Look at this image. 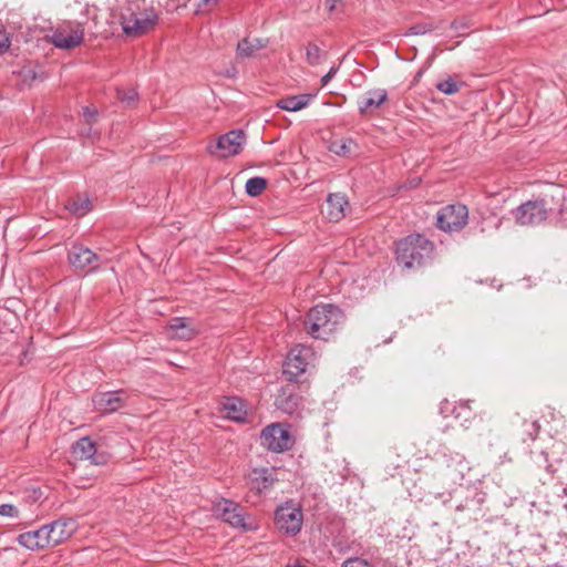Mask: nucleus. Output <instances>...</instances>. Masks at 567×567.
I'll return each mask as SVG.
<instances>
[{"label":"nucleus","instance_id":"nucleus-1","mask_svg":"<svg viewBox=\"0 0 567 567\" xmlns=\"http://www.w3.org/2000/svg\"><path fill=\"white\" fill-rule=\"evenodd\" d=\"M158 14L146 0H128L121 8L120 23L127 37L137 38L153 30Z\"/></svg>","mask_w":567,"mask_h":567},{"label":"nucleus","instance_id":"nucleus-2","mask_svg":"<svg viewBox=\"0 0 567 567\" xmlns=\"http://www.w3.org/2000/svg\"><path fill=\"white\" fill-rule=\"evenodd\" d=\"M343 311L333 305L312 307L303 321L306 332L313 339L329 340L344 322Z\"/></svg>","mask_w":567,"mask_h":567},{"label":"nucleus","instance_id":"nucleus-3","mask_svg":"<svg viewBox=\"0 0 567 567\" xmlns=\"http://www.w3.org/2000/svg\"><path fill=\"white\" fill-rule=\"evenodd\" d=\"M395 252L400 266L415 269L431 258L433 244L420 234L410 235L398 243Z\"/></svg>","mask_w":567,"mask_h":567},{"label":"nucleus","instance_id":"nucleus-4","mask_svg":"<svg viewBox=\"0 0 567 567\" xmlns=\"http://www.w3.org/2000/svg\"><path fill=\"white\" fill-rule=\"evenodd\" d=\"M316 361V353L310 347L298 344L293 347L284 363V375L288 381H298Z\"/></svg>","mask_w":567,"mask_h":567},{"label":"nucleus","instance_id":"nucleus-5","mask_svg":"<svg viewBox=\"0 0 567 567\" xmlns=\"http://www.w3.org/2000/svg\"><path fill=\"white\" fill-rule=\"evenodd\" d=\"M520 226H538L548 218V205L544 199L527 200L512 212Z\"/></svg>","mask_w":567,"mask_h":567},{"label":"nucleus","instance_id":"nucleus-6","mask_svg":"<svg viewBox=\"0 0 567 567\" xmlns=\"http://www.w3.org/2000/svg\"><path fill=\"white\" fill-rule=\"evenodd\" d=\"M261 445L272 452H284L292 447L295 440L287 426L272 423L266 426L260 435Z\"/></svg>","mask_w":567,"mask_h":567},{"label":"nucleus","instance_id":"nucleus-7","mask_svg":"<svg viewBox=\"0 0 567 567\" xmlns=\"http://www.w3.org/2000/svg\"><path fill=\"white\" fill-rule=\"evenodd\" d=\"M302 519L301 508L291 502L279 506L275 513V523L279 530L292 536L301 530Z\"/></svg>","mask_w":567,"mask_h":567},{"label":"nucleus","instance_id":"nucleus-8","mask_svg":"<svg viewBox=\"0 0 567 567\" xmlns=\"http://www.w3.org/2000/svg\"><path fill=\"white\" fill-rule=\"evenodd\" d=\"M468 209L466 206L456 204L449 205L437 214V226L444 231H457L467 224Z\"/></svg>","mask_w":567,"mask_h":567},{"label":"nucleus","instance_id":"nucleus-9","mask_svg":"<svg viewBox=\"0 0 567 567\" xmlns=\"http://www.w3.org/2000/svg\"><path fill=\"white\" fill-rule=\"evenodd\" d=\"M68 259L74 269L86 272L96 270L102 262V258L99 255L87 247L78 244L72 245L69 249Z\"/></svg>","mask_w":567,"mask_h":567},{"label":"nucleus","instance_id":"nucleus-10","mask_svg":"<svg viewBox=\"0 0 567 567\" xmlns=\"http://www.w3.org/2000/svg\"><path fill=\"white\" fill-rule=\"evenodd\" d=\"M245 143V133L241 130H234L219 136L214 148L209 147V152L219 157H229L237 155Z\"/></svg>","mask_w":567,"mask_h":567},{"label":"nucleus","instance_id":"nucleus-11","mask_svg":"<svg viewBox=\"0 0 567 567\" xmlns=\"http://www.w3.org/2000/svg\"><path fill=\"white\" fill-rule=\"evenodd\" d=\"M84 30L81 24H68L58 28L51 35V42L59 49H73L83 41Z\"/></svg>","mask_w":567,"mask_h":567},{"label":"nucleus","instance_id":"nucleus-12","mask_svg":"<svg viewBox=\"0 0 567 567\" xmlns=\"http://www.w3.org/2000/svg\"><path fill=\"white\" fill-rule=\"evenodd\" d=\"M217 512L225 520L233 527L248 529L245 524V509L237 503L228 499H223L217 505Z\"/></svg>","mask_w":567,"mask_h":567},{"label":"nucleus","instance_id":"nucleus-13","mask_svg":"<svg viewBox=\"0 0 567 567\" xmlns=\"http://www.w3.org/2000/svg\"><path fill=\"white\" fill-rule=\"evenodd\" d=\"M50 547L56 546L72 536L76 523L72 518L58 519L47 525Z\"/></svg>","mask_w":567,"mask_h":567},{"label":"nucleus","instance_id":"nucleus-14","mask_svg":"<svg viewBox=\"0 0 567 567\" xmlns=\"http://www.w3.org/2000/svg\"><path fill=\"white\" fill-rule=\"evenodd\" d=\"M388 92L384 89H373L365 92L358 100V110L362 115L375 112L386 101Z\"/></svg>","mask_w":567,"mask_h":567},{"label":"nucleus","instance_id":"nucleus-15","mask_svg":"<svg viewBox=\"0 0 567 567\" xmlns=\"http://www.w3.org/2000/svg\"><path fill=\"white\" fill-rule=\"evenodd\" d=\"M94 406L103 413H112L120 410L124 404L123 392L110 391L99 393L93 399Z\"/></svg>","mask_w":567,"mask_h":567},{"label":"nucleus","instance_id":"nucleus-16","mask_svg":"<svg viewBox=\"0 0 567 567\" xmlns=\"http://www.w3.org/2000/svg\"><path fill=\"white\" fill-rule=\"evenodd\" d=\"M48 535V528L47 525H44L37 530L20 534L18 537V543L31 550L42 549L50 547V536Z\"/></svg>","mask_w":567,"mask_h":567},{"label":"nucleus","instance_id":"nucleus-17","mask_svg":"<svg viewBox=\"0 0 567 567\" xmlns=\"http://www.w3.org/2000/svg\"><path fill=\"white\" fill-rule=\"evenodd\" d=\"M72 454L78 460H90L95 465L104 463L103 456L96 455L95 444L87 436L81 437L72 445Z\"/></svg>","mask_w":567,"mask_h":567},{"label":"nucleus","instance_id":"nucleus-18","mask_svg":"<svg viewBox=\"0 0 567 567\" xmlns=\"http://www.w3.org/2000/svg\"><path fill=\"white\" fill-rule=\"evenodd\" d=\"M348 207L349 202L344 194H329L326 202V214L331 221H339L346 216Z\"/></svg>","mask_w":567,"mask_h":567},{"label":"nucleus","instance_id":"nucleus-19","mask_svg":"<svg viewBox=\"0 0 567 567\" xmlns=\"http://www.w3.org/2000/svg\"><path fill=\"white\" fill-rule=\"evenodd\" d=\"M195 329L186 318H173L169 321V336L179 340H189L194 337Z\"/></svg>","mask_w":567,"mask_h":567},{"label":"nucleus","instance_id":"nucleus-20","mask_svg":"<svg viewBox=\"0 0 567 567\" xmlns=\"http://www.w3.org/2000/svg\"><path fill=\"white\" fill-rule=\"evenodd\" d=\"M223 410L226 417L236 422H243L246 419L247 410L243 400L238 398H226L223 403Z\"/></svg>","mask_w":567,"mask_h":567},{"label":"nucleus","instance_id":"nucleus-21","mask_svg":"<svg viewBox=\"0 0 567 567\" xmlns=\"http://www.w3.org/2000/svg\"><path fill=\"white\" fill-rule=\"evenodd\" d=\"M275 468L254 470L250 475L251 486L259 493L269 488L275 482Z\"/></svg>","mask_w":567,"mask_h":567},{"label":"nucleus","instance_id":"nucleus-22","mask_svg":"<svg viewBox=\"0 0 567 567\" xmlns=\"http://www.w3.org/2000/svg\"><path fill=\"white\" fill-rule=\"evenodd\" d=\"M311 99V94L291 95L279 100L276 106L288 112H298L307 107Z\"/></svg>","mask_w":567,"mask_h":567},{"label":"nucleus","instance_id":"nucleus-23","mask_svg":"<svg viewBox=\"0 0 567 567\" xmlns=\"http://www.w3.org/2000/svg\"><path fill=\"white\" fill-rule=\"evenodd\" d=\"M265 43L260 39L245 38L237 44V56L241 59L254 56L255 52L265 48Z\"/></svg>","mask_w":567,"mask_h":567},{"label":"nucleus","instance_id":"nucleus-24","mask_svg":"<svg viewBox=\"0 0 567 567\" xmlns=\"http://www.w3.org/2000/svg\"><path fill=\"white\" fill-rule=\"evenodd\" d=\"M66 208L73 215L81 217L87 214L92 209V203L89 197H76L72 202L69 203Z\"/></svg>","mask_w":567,"mask_h":567},{"label":"nucleus","instance_id":"nucleus-25","mask_svg":"<svg viewBox=\"0 0 567 567\" xmlns=\"http://www.w3.org/2000/svg\"><path fill=\"white\" fill-rule=\"evenodd\" d=\"M267 182L262 177H251L246 182V193L252 197L259 196L266 188Z\"/></svg>","mask_w":567,"mask_h":567},{"label":"nucleus","instance_id":"nucleus-26","mask_svg":"<svg viewBox=\"0 0 567 567\" xmlns=\"http://www.w3.org/2000/svg\"><path fill=\"white\" fill-rule=\"evenodd\" d=\"M355 146L354 142L351 138H346L341 141L333 142L331 145V151L337 155H348L352 152Z\"/></svg>","mask_w":567,"mask_h":567},{"label":"nucleus","instance_id":"nucleus-27","mask_svg":"<svg viewBox=\"0 0 567 567\" xmlns=\"http://www.w3.org/2000/svg\"><path fill=\"white\" fill-rule=\"evenodd\" d=\"M437 28H439V25L435 24L434 22L416 23V24L410 27L405 34L423 35V34H426Z\"/></svg>","mask_w":567,"mask_h":567},{"label":"nucleus","instance_id":"nucleus-28","mask_svg":"<svg viewBox=\"0 0 567 567\" xmlns=\"http://www.w3.org/2000/svg\"><path fill=\"white\" fill-rule=\"evenodd\" d=\"M276 404L282 411L292 413L297 408L298 399L297 396L290 394L288 398L284 400L282 395H279L276 400Z\"/></svg>","mask_w":567,"mask_h":567},{"label":"nucleus","instance_id":"nucleus-29","mask_svg":"<svg viewBox=\"0 0 567 567\" xmlns=\"http://www.w3.org/2000/svg\"><path fill=\"white\" fill-rule=\"evenodd\" d=\"M436 89L444 94L453 95L460 90V85L452 78H447L437 82Z\"/></svg>","mask_w":567,"mask_h":567},{"label":"nucleus","instance_id":"nucleus-30","mask_svg":"<svg viewBox=\"0 0 567 567\" xmlns=\"http://www.w3.org/2000/svg\"><path fill=\"white\" fill-rule=\"evenodd\" d=\"M306 59L310 65H317L320 63L321 50L315 43H309L306 48Z\"/></svg>","mask_w":567,"mask_h":567},{"label":"nucleus","instance_id":"nucleus-31","mask_svg":"<svg viewBox=\"0 0 567 567\" xmlns=\"http://www.w3.org/2000/svg\"><path fill=\"white\" fill-rule=\"evenodd\" d=\"M218 2L219 0H200L196 4L195 12L197 14L208 13L218 4Z\"/></svg>","mask_w":567,"mask_h":567},{"label":"nucleus","instance_id":"nucleus-32","mask_svg":"<svg viewBox=\"0 0 567 567\" xmlns=\"http://www.w3.org/2000/svg\"><path fill=\"white\" fill-rule=\"evenodd\" d=\"M117 97L121 100V102L130 105L137 100V92L135 89L117 91Z\"/></svg>","mask_w":567,"mask_h":567},{"label":"nucleus","instance_id":"nucleus-33","mask_svg":"<svg viewBox=\"0 0 567 567\" xmlns=\"http://www.w3.org/2000/svg\"><path fill=\"white\" fill-rule=\"evenodd\" d=\"M451 28L455 30L457 37H461L470 27L465 19H457L452 22Z\"/></svg>","mask_w":567,"mask_h":567},{"label":"nucleus","instance_id":"nucleus-34","mask_svg":"<svg viewBox=\"0 0 567 567\" xmlns=\"http://www.w3.org/2000/svg\"><path fill=\"white\" fill-rule=\"evenodd\" d=\"M342 567H372V565L362 558H349L343 564Z\"/></svg>","mask_w":567,"mask_h":567},{"label":"nucleus","instance_id":"nucleus-35","mask_svg":"<svg viewBox=\"0 0 567 567\" xmlns=\"http://www.w3.org/2000/svg\"><path fill=\"white\" fill-rule=\"evenodd\" d=\"M18 513H19L18 508L16 506H13L12 504L0 505V515L1 516L17 517Z\"/></svg>","mask_w":567,"mask_h":567},{"label":"nucleus","instance_id":"nucleus-36","mask_svg":"<svg viewBox=\"0 0 567 567\" xmlns=\"http://www.w3.org/2000/svg\"><path fill=\"white\" fill-rule=\"evenodd\" d=\"M535 462H536L538 465H542L543 463H544V464H546V466H545V467H546V471H547L548 473H554V472H555V468L553 467V465H551V464H547V462H548V455H547V453H546V452L542 451V452L539 453V455H537V457H536Z\"/></svg>","mask_w":567,"mask_h":567},{"label":"nucleus","instance_id":"nucleus-37","mask_svg":"<svg viewBox=\"0 0 567 567\" xmlns=\"http://www.w3.org/2000/svg\"><path fill=\"white\" fill-rule=\"evenodd\" d=\"M337 72H338V68L332 66L329 70V72L321 78L322 86H326L331 81V79L336 75Z\"/></svg>","mask_w":567,"mask_h":567},{"label":"nucleus","instance_id":"nucleus-38","mask_svg":"<svg viewBox=\"0 0 567 567\" xmlns=\"http://www.w3.org/2000/svg\"><path fill=\"white\" fill-rule=\"evenodd\" d=\"M10 45V40L8 38V35L0 31V53L3 52L4 50H7Z\"/></svg>","mask_w":567,"mask_h":567},{"label":"nucleus","instance_id":"nucleus-39","mask_svg":"<svg viewBox=\"0 0 567 567\" xmlns=\"http://www.w3.org/2000/svg\"><path fill=\"white\" fill-rule=\"evenodd\" d=\"M342 0H327V6L330 11H333L337 9V4L341 2Z\"/></svg>","mask_w":567,"mask_h":567},{"label":"nucleus","instance_id":"nucleus-40","mask_svg":"<svg viewBox=\"0 0 567 567\" xmlns=\"http://www.w3.org/2000/svg\"><path fill=\"white\" fill-rule=\"evenodd\" d=\"M95 115H96V111H95V110H90L89 107H85V109H84V116H85L87 120L93 118Z\"/></svg>","mask_w":567,"mask_h":567},{"label":"nucleus","instance_id":"nucleus-41","mask_svg":"<svg viewBox=\"0 0 567 567\" xmlns=\"http://www.w3.org/2000/svg\"><path fill=\"white\" fill-rule=\"evenodd\" d=\"M419 183H420V179H412L410 182V187H415V186H417Z\"/></svg>","mask_w":567,"mask_h":567},{"label":"nucleus","instance_id":"nucleus-42","mask_svg":"<svg viewBox=\"0 0 567 567\" xmlns=\"http://www.w3.org/2000/svg\"><path fill=\"white\" fill-rule=\"evenodd\" d=\"M287 567H306V566H302L300 564H293V565H288Z\"/></svg>","mask_w":567,"mask_h":567}]
</instances>
